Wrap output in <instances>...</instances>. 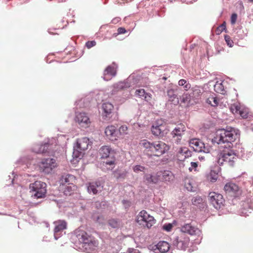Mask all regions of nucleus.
<instances>
[{"instance_id": "nucleus-15", "label": "nucleus", "mask_w": 253, "mask_h": 253, "mask_svg": "<svg viewBox=\"0 0 253 253\" xmlns=\"http://www.w3.org/2000/svg\"><path fill=\"white\" fill-rule=\"evenodd\" d=\"M105 133L107 137L111 141H117L119 138L118 129L113 125H110L106 127Z\"/></svg>"}, {"instance_id": "nucleus-10", "label": "nucleus", "mask_w": 253, "mask_h": 253, "mask_svg": "<svg viewBox=\"0 0 253 253\" xmlns=\"http://www.w3.org/2000/svg\"><path fill=\"white\" fill-rule=\"evenodd\" d=\"M166 130V123L162 119L156 120L151 127L152 133L156 136H163Z\"/></svg>"}, {"instance_id": "nucleus-43", "label": "nucleus", "mask_w": 253, "mask_h": 253, "mask_svg": "<svg viewBox=\"0 0 253 253\" xmlns=\"http://www.w3.org/2000/svg\"><path fill=\"white\" fill-rule=\"evenodd\" d=\"M201 93V90L198 88H195L193 90V94L194 97H198Z\"/></svg>"}, {"instance_id": "nucleus-33", "label": "nucleus", "mask_w": 253, "mask_h": 253, "mask_svg": "<svg viewBox=\"0 0 253 253\" xmlns=\"http://www.w3.org/2000/svg\"><path fill=\"white\" fill-rule=\"evenodd\" d=\"M75 185L74 184L66 185L64 193L66 195H70L75 190Z\"/></svg>"}, {"instance_id": "nucleus-19", "label": "nucleus", "mask_w": 253, "mask_h": 253, "mask_svg": "<svg viewBox=\"0 0 253 253\" xmlns=\"http://www.w3.org/2000/svg\"><path fill=\"white\" fill-rule=\"evenodd\" d=\"M103 188V186L100 181H94L88 183L87 190L89 193L96 194L102 191Z\"/></svg>"}, {"instance_id": "nucleus-18", "label": "nucleus", "mask_w": 253, "mask_h": 253, "mask_svg": "<svg viewBox=\"0 0 253 253\" xmlns=\"http://www.w3.org/2000/svg\"><path fill=\"white\" fill-rule=\"evenodd\" d=\"M103 110V118L106 120H108L111 117V114L114 110V106L110 103L106 102L102 105Z\"/></svg>"}, {"instance_id": "nucleus-3", "label": "nucleus", "mask_w": 253, "mask_h": 253, "mask_svg": "<svg viewBox=\"0 0 253 253\" xmlns=\"http://www.w3.org/2000/svg\"><path fill=\"white\" fill-rule=\"evenodd\" d=\"M238 130L234 128H229L227 129H222L218 130L216 132L215 139L218 144H226L228 148H232V142L239 138Z\"/></svg>"}, {"instance_id": "nucleus-29", "label": "nucleus", "mask_w": 253, "mask_h": 253, "mask_svg": "<svg viewBox=\"0 0 253 253\" xmlns=\"http://www.w3.org/2000/svg\"><path fill=\"white\" fill-rule=\"evenodd\" d=\"M48 147V144L36 145L34 146L33 150L36 153H44L47 152Z\"/></svg>"}, {"instance_id": "nucleus-5", "label": "nucleus", "mask_w": 253, "mask_h": 253, "mask_svg": "<svg viewBox=\"0 0 253 253\" xmlns=\"http://www.w3.org/2000/svg\"><path fill=\"white\" fill-rule=\"evenodd\" d=\"M193 133L192 130H186L185 126L181 124L178 125L172 131L173 138L177 144L188 141L192 136Z\"/></svg>"}, {"instance_id": "nucleus-45", "label": "nucleus", "mask_w": 253, "mask_h": 253, "mask_svg": "<svg viewBox=\"0 0 253 253\" xmlns=\"http://www.w3.org/2000/svg\"><path fill=\"white\" fill-rule=\"evenodd\" d=\"M95 45L96 42L94 41H88L85 43V45L88 48H90L91 47L95 46Z\"/></svg>"}, {"instance_id": "nucleus-6", "label": "nucleus", "mask_w": 253, "mask_h": 253, "mask_svg": "<svg viewBox=\"0 0 253 253\" xmlns=\"http://www.w3.org/2000/svg\"><path fill=\"white\" fill-rule=\"evenodd\" d=\"M101 159H106L105 162L106 165L114 166L116 162V151L110 146H102L99 151Z\"/></svg>"}, {"instance_id": "nucleus-23", "label": "nucleus", "mask_w": 253, "mask_h": 253, "mask_svg": "<svg viewBox=\"0 0 253 253\" xmlns=\"http://www.w3.org/2000/svg\"><path fill=\"white\" fill-rule=\"evenodd\" d=\"M160 181L171 182L174 179L173 174L169 170L159 171Z\"/></svg>"}, {"instance_id": "nucleus-21", "label": "nucleus", "mask_w": 253, "mask_h": 253, "mask_svg": "<svg viewBox=\"0 0 253 253\" xmlns=\"http://www.w3.org/2000/svg\"><path fill=\"white\" fill-rule=\"evenodd\" d=\"M178 91L179 88L177 86L174 88L169 89L167 91V95L169 96V101L174 104H177L179 103V100L177 97Z\"/></svg>"}, {"instance_id": "nucleus-55", "label": "nucleus", "mask_w": 253, "mask_h": 253, "mask_svg": "<svg viewBox=\"0 0 253 253\" xmlns=\"http://www.w3.org/2000/svg\"><path fill=\"white\" fill-rule=\"evenodd\" d=\"M182 242L181 241H178V244L181 243Z\"/></svg>"}, {"instance_id": "nucleus-36", "label": "nucleus", "mask_w": 253, "mask_h": 253, "mask_svg": "<svg viewBox=\"0 0 253 253\" xmlns=\"http://www.w3.org/2000/svg\"><path fill=\"white\" fill-rule=\"evenodd\" d=\"M208 102L212 106H216L218 104V100L216 97L211 96L208 99Z\"/></svg>"}, {"instance_id": "nucleus-28", "label": "nucleus", "mask_w": 253, "mask_h": 253, "mask_svg": "<svg viewBox=\"0 0 253 253\" xmlns=\"http://www.w3.org/2000/svg\"><path fill=\"white\" fill-rule=\"evenodd\" d=\"M157 249L162 253L168 252L170 248L169 243L166 241H160L156 245Z\"/></svg>"}, {"instance_id": "nucleus-24", "label": "nucleus", "mask_w": 253, "mask_h": 253, "mask_svg": "<svg viewBox=\"0 0 253 253\" xmlns=\"http://www.w3.org/2000/svg\"><path fill=\"white\" fill-rule=\"evenodd\" d=\"M116 75V69L112 66H108L104 70L103 79L106 81L110 80Z\"/></svg>"}, {"instance_id": "nucleus-40", "label": "nucleus", "mask_w": 253, "mask_h": 253, "mask_svg": "<svg viewBox=\"0 0 253 253\" xmlns=\"http://www.w3.org/2000/svg\"><path fill=\"white\" fill-rule=\"evenodd\" d=\"M224 39H225V42H226L227 45L229 47H232L233 45V42L231 39L230 36L228 35H225L224 37Z\"/></svg>"}, {"instance_id": "nucleus-14", "label": "nucleus", "mask_w": 253, "mask_h": 253, "mask_svg": "<svg viewBox=\"0 0 253 253\" xmlns=\"http://www.w3.org/2000/svg\"><path fill=\"white\" fill-rule=\"evenodd\" d=\"M75 121L81 127L84 128L88 127L91 123L88 116L84 112H77Z\"/></svg>"}, {"instance_id": "nucleus-38", "label": "nucleus", "mask_w": 253, "mask_h": 253, "mask_svg": "<svg viewBox=\"0 0 253 253\" xmlns=\"http://www.w3.org/2000/svg\"><path fill=\"white\" fill-rule=\"evenodd\" d=\"M145 167L140 165H136L133 168V171L136 173H138L140 171H143Z\"/></svg>"}, {"instance_id": "nucleus-46", "label": "nucleus", "mask_w": 253, "mask_h": 253, "mask_svg": "<svg viewBox=\"0 0 253 253\" xmlns=\"http://www.w3.org/2000/svg\"><path fill=\"white\" fill-rule=\"evenodd\" d=\"M198 167V164L196 162H191V167L189 168V170L190 171H192L193 169H195V170H196V169Z\"/></svg>"}, {"instance_id": "nucleus-50", "label": "nucleus", "mask_w": 253, "mask_h": 253, "mask_svg": "<svg viewBox=\"0 0 253 253\" xmlns=\"http://www.w3.org/2000/svg\"><path fill=\"white\" fill-rule=\"evenodd\" d=\"M146 101H149L151 99V95L145 92V94L143 96Z\"/></svg>"}, {"instance_id": "nucleus-27", "label": "nucleus", "mask_w": 253, "mask_h": 253, "mask_svg": "<svg viewBox=\"0 0 253 253\" xmlns=\"http://www.w3.org/2000/svg\"><path fill=\"white\" fill-rule=\"evenodd\" d=\"M181 230L183 232L192 235L196 234L198 229L192 226L190 224H186L181 227Z\"/></svg>"}, {"instance_id": "nucleus-8", "label": "nucleus", "mask_w": 253, "mask_h": 253, "mask_svg": "<svg viewBox=\"0 0 253 253\" xmlns=\"http://www.w3.org/2000/svg\"><path fill=\"white\" fill-rule=\"evenodd\" d=\"M46 187V183L41 181H36L30 185V189L35 192L34 196L37 198H42L45 196Z\"/></svg>"}, {"instance_id": "nucleus-39", "label": "nucleus", "mask_w": 253, "mask_h": 253, "mask_svg": "<svg viewBox=\"0 0 253 253\" xmlns=\"http://www.w3.org/2000/svg\"><path fill=\"white\" fill-rule=\"evenodd\" d=\"M202 201V199L200 197L197 196L192 199V203L194 205H197L198 204H200Z\"/></svg>"}, {"instance_id": "nucleus-17", "label": "nucleus", "mask_w": 253, "mask_h": 253, "mask_svg": "<svg viewBox=\"0 0 253 253\" xmlns=\"http://www.w3.org/2000/svg\"><path fill=\"white\" fill-rule=\"evenodd\" d=\"M230 110L232 113L235 115H240L243 118L248 117V112L247 111L242 108L239 103H234L230 107Z\"/></svg>"}, {"instance_id": "nucleus-7", "label": "nucleus", "mask_w": 253, "mask_h": 253, "mask_svg": "<svg viewBox=\"0 0 253 253\" xmlns=\"http://www.w3.org/2000/svg\"><path fill=\"white\" fill-rule=\"evenodd\" d=\"M136 222L140 225L150 228L156 223V219L147 211L142 210L139 212L136 218Z\"/></svg>"}, {"instance_id": "nucleus-42", "label": "nucleus", "mask_w": 253, "mask_h": 253, "mask_svg": "<svg viewBox=\"0 0 253 253\" xmlns=\"http://www.w3.org/2000/svg\"><path fill=\"white\" fill-rule=\"evenodd\" d=\"M145 94V91L143 89H137L135 91V95L139 97H143Z\"/></svg>"}, {"instance_id": "nucleus-9", "label": "nucleus", "mask_w": 253, "mask_h": 253, "mask_svg": "<svg viewBox=\"0 0 253 253\" xmlns=\"http://www.w3.org/2000/svg\"><path fill=\"white\" fill-rule=\"evenodd\" d=\"M189 146L192 148L194 151L197 152H204L205 153H209L210 152V148L206 146L204 143L201 140L197 138L189 139Z\"/></svg>"}, {"instance_id": "nucleus-26", "label": "nucleus", "mask_w": 253, "mask_h": 253, "mask_svg": "<svg viewBox=\"0 0 253 253\" xmlns=\"http://www.w3.org/2000/svg\"><path fill=\"white\" fill-rule=\"evenodd\" d=\"M76 181V177L71 174L63 175L61 179V183L62 185H69L74 184Z\"/></svg>"}, {"instance_id": "nucleus-30", "label": "nucleus", "mask_w": 253, "mask_h": 253, "mask_svg": "<svg viewBox=\"0 0 253 253\" xmlns=\"http://www.w3.org/2000/svg\"><path fill=\"white\" fill-rule=\"evenodd\" d=\"M181 104L188 107L191 104V97L190 94H183L180 97Z\"/></svg>"}, {"instance_id": "nucleus-54", "label": "nucleus", "mask_w": 253, "mask_h": 253, "mask_svg": "<svg viewBox=\"0 0 253 253\" xmlns=\"http://www.w3.org/2000/svg\"><path fill=\"white\" fill-rule=\"evenodd\" d=\"M250 2H253V0H249Z\"/></svg>"}, {"instance_id": "nucleus-11", "label": "nucleus", "mask_w": 253, "mask_h": 253, "mask_svg": "<svg viewBox=\"0 0 253 253\" xmlns=\"http://www.w3.org/2000/svg\"><path fill=\"white\" fill-rule=\"evenodd\" d=\"M57 165L55 159L53 158L44 159L40 163V168L43 172L49 173L57 167Z\"/></svg>"}, {"instance_id": "nucleus-34", "label": "nucleus", "mask_w": 253, "mask_h": 253, "mask_svg": "<svg viewBox=\"0 0 253 253\" xmlns=\"http://www.w3.org/2000/svg\"><path fill=\"white\" fill-rule=\"evenodd\" d=\"M178 85L180 86H183L184 88L186 90H188L191 87V84L187 82V81L184 79H181L179 81Z\"/></svg>"}, {"instance_id": "nucleus-47", "label": "nucleus", "mask_w": 253, "mask_h": 253, "mask_svg": "<svg viewBox=\"0 0 253 253\" xmlns=\"http://www.w3.org/2000/svg\"><path fill=\"white\" fill-rule=\"evenodd\" d=\"M237 15L236 13L232 14L231 17V23L232 24H234L237 20Z\"/></svg>"}, {"instance_id": "nucleus-53", "label": "nucleus", "mask_w": 253, "mask_h": 253, "mask_svg": "<svg viewBox=\"0 0 253 253\" xmlns=\"http://www.w3.org/2000/svg\"><path fill=\"white\" fill-rule=\"evenodd\" d=\"M134 253H139V252L138 251H135Z\"/></svg>"}, {"instance_id": "nucleus-20", "label": "nucleus", "mask_w": 253, "mask_h": 253, "mask_svg": "<svg viewBox=\"0 0 253 253\" xmlns=\"http://www.w3.org/2000/svg\"><path fill=\"white\" fill-rule=\"evenodd\" d=\"M91 145V142L86 137L79 138L77 140V147L79 150L84 151L88 149L89 146Z\"/></svg>"}, {"instance_id": "nucleus-4", "label": "nucleus", "mask_w": 253, "mask_h": 253, "mask_svg": "<svg viewBox=\"0 0 253 253\" xmlns=\"http://www.w3.org/2000/svg\"><path fill=\"white\" fill-rule=\"evenodd\" d=\"M223 149L218 155L217 162L220 165H227L232 167L237 160V156L232 148L223 146Z\"/></svg>"}, {"instance_id": "nucleus-31", "label": "nucleus", "mask_w": 253, "mask_h": 253, "mask_svg": "<svg viewBox=\"0 0 253 253\" xmlns=\"http://www.w3.org/2000/svg\"><path fill=\"white\" fill-rule=\"evenodd\" d=\"M214 90L215 92L221 94H224L226 90L222 83L217 82L214 85Z\"/></svg>"}, {"instance_id": "nucleus-35", "label": "nucleus", "mask_w": 253, "mask_h": 253, "mask_svg": "<svg viewBox=\"0 0 253 253\" xmlns=\"http://www.w3.org/2000/svg\"><path fill=\"white\" fill-rule=\"evenodd\" d=\"M218 178V174L214 171H211L208 179L211 182H215Z\"/></svg>"}, {"instance_id": "nucleus-12", "label": "nucleus", "mask_w": 253, "mask_h": 253, "mask_svg": "<svg viewBox=\"0 0 253 253\" xmlns=\"http://www.w3.org/2000/svg\"><path fill=\"white\" fill-rule=\"evenodd\" d=\"M209 200L212 205L216 209H220L224 205V200L221 194L212 192L209 194Z\"/></svg>"}, {"instance_id": "nucleus-13", "label": "nucleus", "mask_w": 253, "mask_h": 253, "mask_svg": "<svg viewBox=\"0 0 253 253\" xmlns=\"http://www.w3.org/2000/svg\"><path fill=\"white\" fill-rule=\"evenodd\" d=\"M224 189L226 193L231 197H237L241 193L238 185L231 182L227 183L224 186Z\"/></svg>"}, {"instance_id": "nucleus-37", "label": "nucleus", "mask_w": 253, "mask_h": 253, "mask_svg": "<svg viewBox=\"0 0 253 253\" xmlns=\"http://www.w3.org/2000/svg\"><path fill=\"white\" fill-rule=\"evenodd\" d=\"M226 30V23L224 22L221 25L218 26L216 30V34L217 35L220 34L223 31Z\"/></svg>"}, {"instance_id": "nucleus-52", "label": "nucleus", "mask_w": 253, "mask_h": 253, "mask_svg": "<svg viewBox=\"0 0 253 253\" xmlns=\"http://www.w3.org/2000/svg\"><path fill=\"white\" fill-rule=\"evenodd\" d=\"M199 159L200 161H203L205 160V157L204 156H199Z\"/></svg>"}, {"instance_id": "nucleus-41", "label": "nucleus", "mask_w": 253, "mask_h": 253, "mask_svg": "<svg viewBox=\"0 0 253 253\" xmlns=\"http://www.w3.org/2000/svg\"><path fill=\"white\" fill-rule=\"evenodd\" d=\"M73 156L74 158L80 159L83 157V154L78 150H74L73 153Z\"/></svg>"}, {"instance_id": "nucleus-25", "label": "nucleus", "mask_w": 253, "mask_h": 253, "mask_svg": "<svg viewBox=\"0 0 253 253\" xmlns=\"http://www.w3.org/2000/svg\"><path fill=\"white\" fill-rule=\"evenodd\" d=\"M160 178L159 172L153 175L146 174L144 177V181L148 184H157L160 181Z\"/></svg>"}, {"instance_id": "nucleus-16", "label": "nucleus", "mask_w": 253, "mask_h": 253, "mask_svg": "<svg viewBox=\"0 0 253 253\" xmlns=\"http://www.w3.org/2000/svg\"><path fill=\"white\" fill-rule=\"evenodd\" d=\"M54 224V238L57 240L61 235V232L67 228V223L65 220H59L55 221Z\"/></svg>"}, {"instance_id": "nucleus-44", "label": "nucleus", "mask_w": 253, "mask_h": 253, "mask_svg": "<svg viewBox=\"0 0 253 253\" xmlns=\"http://www.w3.org/2000/svg\"><path fill=\"white\" fill-rule=\"evenodd\" d=\"M109 224L113 228H116L118 226V222L115 219H111L109 221Z\"/></svg>"}, {"instance_id": "nucleus-49", "label": "nucleus", "mask_w": 253, "mask_h": 253, "mask_svg": "<svg viewBox=\"0 0 253 253\" xmlns=\"http://www.w3.org/2000/svg\"><path fill=\"white\" fill-rule=\"evenodd\" d=\"M118 34H123L126 33V30L125 28L123 27H120L118 29Z\"/></svg>"}, {"instance_id": "nucleus-1", "label": "nucleus", "mask_w": 253, "mask_h": 253, "mask_svg": "<svg viewBox=\"0 0 253 253\" xmlns=\"http://www.w3.org/2000/svg\"><path fill=\"white\" fill-rule=\"evenodd\" d=\"M139 145L144 152L150 157H160L169 149V145L162 141L150 142L147 139H143L140 141Z\"/></svg>"}, {"instance_id": "nucleus-51", "label": "nucleus", "mask_w": 253, "mask_h": 253, "mask_svg": "<svg viewBox=\"0 0 253 253\" xmlns=\"http://www.w3.org/2000/svg\"><path fill=\"white\" fill-rule=\"evenodd\" d=\"M121 20L120 17H116L112 19V23L113 24H117Z\"/></svg>"}, {"instance_id": "nucleus-56", "label": "nucleus", "mask_w": 253, "mask_h": 253, "mask_svg": "<svg viewBox=\"0 0 253 253\" xmlns=\"http://www.w3.org/2000/svg\"><path fill=\"white\" fill-rule=\"evenodd\" d=\"M250 208H252V209H253V206H250Z\"/></svg>"}, {"instance_id": "nucleus-2", "label": "nucleus", "mask_w": 253, "mask_h": 253, "mask_svg": "<svg viewBox=\"0 0 253 253\" xmlns=\"http://www.w3.org/2000/svg\"><path fill=\"white\" fill-rule=\"evenodd\" d=\"M75 234L77 239L82 244V247L86 252L90 253L98 248V240L85 231L77 229L75 231Z\"/></svg>"}, {"instance_id": "nucleus-22", "label": "nucleus", "mask_w": 253, "mask_h": 253, "mask_svg": "<svg viewBox=\"0 0 253 253\" xmlns=\"http://www.w3.org/2000/svg\"><path fill=\"white\" fill-rule=\"evenodd\" d=\"M191 155V152L187 148L181 147L177 150L176 157L179 161H183Z\"/></svg>"}, {"instance_id": "nucleus-32", "label": "nucleus", "mask_w": 253, "mask_h": 253, "mask_svg": "<svg viewBox=\"0 0 253 253\" xmlns=\"http://www.w3.org/2000/svg\"><path fill=\"white\" fill-rule=\"evenodd\" d=\"M128 128L126 126H121L119 129H118V133L119 134V138L122 136H124L127 133Z\"/></svg>"}, {"instance_id": "nucleus-48", "label": "nucleus", "mask_w": 253, "mask_h": 253, "mask_svg": "<svg viewBox=\"0 0 253 253\" xmlns=\"http://www.w3.org/2000/svg\"><path fill=\"white\" fill-rule=\"evenodd\" d=\"M172 225L171 224H166L163 226V229L167 231H169L172 228Z\"/></svg>"}]
</instances>
